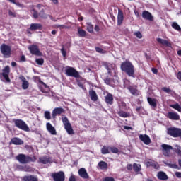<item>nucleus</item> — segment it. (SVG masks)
I'll return each mask as SVG.
<instances>
[{"instance_id": "nucleus-1", "label": "nucleus", "mask_w": 181, "mask_h": 181, "mask_svg": "<svg viewBox=\"0 0 181 181\" xmlns=\"http://www.w3.org/2000/svg\"><path fill=\"white\" fill-rule=\"evenodd\" d=\"M120 69L122 71H124L129 77H134L135 74V66L129 61H125L122 63Z\"/></svg>"}, {"instance_id": "nucleus-2", "label": "nucleus", "mask_w": 181, "mask_h": 181, "mask_svg": "<svg viewBox=\"0 0 181 181\" xmlns=\"http://www.w3.org/2000/svg\"><path fill=\"white\" fill-rule=\"evenodd\" d=\"M16 159L23 165L29 163L30 162H36V157L35 156L30 157L25 154H18L17 156H16Z\"/></svg>"}, {"instance_id": "nucleus-3", "label": "nucleus", "mask_w": 181, "mask_h": 181, "mask_svg": "<svg viewBox=\"0 0 181 181\" xmlns=\"http://www.w3.org/2000/svg\"><path fill=\"white\" fill-rule=\"evenodd\" d=\"M14 124L17 128L22 129V131H25V132H29L30 131L29 126L21 119L14 120Z\"/></svg>"}, {"instance_id": "nucleus-4", "label": "nucleus", "mask_w": 181, "mask_h": 181, "mask_svg": "<svg viewBox=\"0 0 181 181\" xmlns=\"http://www.w3.org/2000/svg\"><path fill=\"white\" fill-rule=\"evenodd\" d=\"M62 122L64 125V128L67 133L69 135H73L74 134V132H73V128L71 127V124H70V122L69 121V119L66 116H63L62 117Z\"/></svg>"}, {"instance_id": "nucleus-5", "label": "nucleus", "mask_w": 181, "mask_h": 181, "mask_svg": "<svg viewBox=\"0 0 181 181\" xmlns=\"http://www.w3.org/2000/svg\"><path fill=\"white\" fill-rule=\"evenodd\" d=\"M66 74L69 77H74L75 78H78L80 77V74L74 68L69 66L66 69Z\"/></svg>"}, {"instance_id": "nucleus-6", "label": "nucleus", "mask_w": 181, "mask_h": 181, "mask_svg": "<svg viewBox=\"0 0 181 181\" xmlns=\"http://www.w3.org/2000/svg\"><path fill=\"white\" fill-rule=\"evenodd\" d=\"M161 148H163V154L164 156H170L172 155V151L173 148L170 145L163 144L161 145Z\"/></svg>"}, {"instance_id": "nucleus-7", "label": "nucleus", "mask_w": 181, "mask_h": 181, "mask_svg": "<svg viewBox=\"0 0 181 181\" xmlns=\"http://www.w3.org/2000/svg\"><path fill=\"white\" fill-rule=\"evenodd\" d=\"M1 52L6 57H10L11 56V47L3 44L0 47Z\"/></svg>"}, {"instance_id": "nucleus-8", "label": "nucleus", "mask_w": 181, "mask_h": 181, "mask_svg": "<svg viewBox=\"0 0 181 181\" xmlns=\"http://www.w3.org/2000/svg\"><path fill=\"white\" fill-rule=\"evenodd\" d=\"M28 49L30 50L31 54H34L35 56H43L37 45H31L28 47Z\"/></svg>"}, {"instance_id": "nucleus-9", "label": "nucleus", "mask_w": 181, "mask_h": 181, "mask_svg": "<svg viewBox=\"0 0 181 181\" xmlns=\"http://www.w3.org/2000/svg\"><path fill=\"white\" fill-rule=\"evenodd\" d=\"M52 177H53L54 181H64V173L63 171H59L58 173H52Z\"/></svg>"}, {"instance_id": "nucleus-10", "label": "nucleus", "mask_w": 181, "mask_h": 181, "mask_svg": "<svg viewBox=\"0 0 181 181\" xmlns=\"http://www.w3.org/2000/svg\"><path fill=\"white\" fill-rule=\"evenodd\" d=\"M9 73H11V68L9 67V66H6L3 69V72L1 74L7 83L11 82V79L9 78Z\"/></svg>"}, {"instance_id": "nucleus-11", "label": "nucleus", "mask_w": 181, "mask_h": 181, "mask_svg": "<svg viewBox=\"0 0 181 181\" xmlns=\"http://www.w3.org/2000/svg\"><path fill=\"white\" fill-rule=\"evenodd\" d=\"M167 118L172 119V121H179L180 119V115L176 112H169L166 115Z\"/></svg>"}, {"instance_id": "nucleus-12", "label": "nucleus", "mask_w": 181, "mask_h": 181, "mask_svg": "<svg viewBox=\"0 0 181 181\" xmlns=\"http://www.w3.org/2000/svg\"><path fill=\"white\" fill-rule=\"evenodd\" d=\"M139 138L140 141H141V142H144V144H145V145H149L151 142V138L146 134H140L139 136Z\"/></svg>"}, {"instance_id": "nucleus-13", "label": "nucleus", "mask_w": 181, "mask_h": 181, "mask_svg": "<svg viewBox=\"0 0 181 181\" xmlns=\"http://www.w3.org/2000/svg\"><path fill=\"white\" fill-rule=\"evenodd\" d=\"M46 128H47V131H48V132H49L51 135L57 134V132H56V129L54 128V127H53V125H52V124H50V122H47L46 124Z\"/></svg>"}, {"instance_id": "nucleus-14", "label": "nucleus", "mask_w": 181, "mask_h": 181, "mask_svg": "<svg viewBox=\"0 0 181 181\" xmlns=\"http://www.w3.org/2000/svg\"><path fill=\"white\" fill-rule=\"evenodd\" d=\"M19 78L22 81V88L23 90H28L29 88V82L26 80V78L23 76H20Z\"/></svg>"}, {"instance_id": "nucleus-15", "label": "nucleus", "mask_w": 181, "mask_h": 181, "mask_svg": "<svg viewBox=\"0 0 181 181\" xmlns=\"http://www.w3.org/2000/svg\"><path fill=\"white\" fill-rule=\"evenodd\" d=\"M142 18L144 19H146V21H150L151 22L153 21V16H152V14L150 12L146 11H143Z\"/></svg>"}, {"instance_id": "nucleus-16", "label": "nucleus", "mask_w": 181, "mask_h": 181, "mask_svg": "<svg viewBox=\"0 0 181 181\" xmlns=\"http://www.w3.org/2000/svg\"><path fill=\"white\" fill-rule=\"evenodd\" d=\"M122 22H124V13L121 9H119L117 14V25L120 26V25H122Z\"/></svg>"}, {"instance_id": "nucleus-17", "label": "nucleus", "mask_w": 181, "mask_h": 181, "mask_svg": "<svg viewBox=\"0 0 181 181\" xmlns=\"http://www.w3.org/2000/svg\"><path fill=\"white\" fill-rule=\"evenodd\" d=\"M64 112V109L62 107H56L53 111H52V117L56 118L57 115H60V114H63Z\"/></svg>"}, {"instance_id": "nucleus-18", "label": "nucleus", "mask_w": 181, "mask_h": 181, "mask_svg": "<svg viewBox=\"0 0 181 181\" xmlns=\"http://www.w3.org/2000/svg\"><path fill=\"white\" fill-rule=\"evenodd\" d=\"M78 175L81 177L83 179H88V173H87V170H86V168H81L78 170Z\"/></svg>"}, {"instance_id": "nucleus-19", "label": "nucleus", "mask_w": 181, "mask_h": 181, "mask_svg": "<svg viewBox=\"0 0 181 181\" xmlns=\"http://www.w3.org/2000/svg\"><path fill=\"white\" fill-rule=\"evenodd\" d=\"M146 164L148 168H149V166H152L154 169H159V164H158L155 160H148L146 162Z\"/></svg>"}, {"instance_id": "nucleus-20", "label": "nucleus", "mask_w": 181, "mask_h": 181, "mask_svg": "<svg viewBox=\"0 0 181 181\" xmlns=\"http://www.w3.org/2000/svg\"><path fill=\"white\" fill-rule=\"evenodd\" d=\"M23 181H39V179L35 175H25L23 177Z\"/></svg>"}, {"instance_id": "nucleus-21", "label": "nucleus", "mask_w": 181, "mask_h": 181, "mask_svg": "<svg viewBox=\"0 0 181 181\" xmlns=\"http://www.w3.org/2000/svg\"><path fill=\"white\" fill-rule=\"evenodd\" d=\"M157 42L159 43V45H161V46H166L167 47H170V44L169 41L166 40H163L162 38H157Z\"/></svg>"}, {"instance_id": "nucleus-22", "label": "nucleus", "mask_w": 181, "mask_h": 181, "mask_svg": "<svg viewBox=\"0 0 181 181\" xmlns=\"http://www.w3.org/2000/svg\"><path fill=\"white\" fill-rule=\"evenodd\" d=\"M105 103L110 105H112L114 103V97L112 96V94L107 93V95L105 96Z\"/></svg>"}, {"instance_id": "nucleus-23", "label": "nucleus", "mask_w": 181, "mask_h": 181, "mask_svg": "<svg viewBox=\"0 0 181 181\" xmlns=\"http://www.w3.org/2000/svg\"><path fill=\"white\" fill-rule=\"evenodd\" d=\"M11 143L13 144V145H23V141L18 137L11 139Z\"/></svg>"}, {"instance_id": "nucleus-24", "label": "nucleus", "mask_w": 181, "mask_h": 181, "mask_svg": "<svg viewBox=\"0 0 181 181\" xmlns=\"http://www.w3.org/2000/svg\"><path fill=\"white\" fill-rule=\"evenodd\" d=\"M89 95L92 101H97V100H98V96L97 95L95 91L93 90L89 91Z\"/></svg>"}, {"instance_id": "nucleus-25", "label": "nucleus", "mask_w": 181, "mask_h": 181, "mask_svg": "<svg viewBox=\"0 0 181 181\" xmlns=\"http://www.w3.org/2000/svg\"><path fill=\"white\" fill-rule=\"evenodd\" d=\"M158 178L160 179V180H168V175H166V173L160 171L158 175Z\"/></svg>"}, {"instance_id": "nucleus-26", "label": "nucleus", "mask_w": 181, "mask_h": 181, "mask_svg": "<svg viewBox=\"0 0 181 181\" xmlns=\"http://www.w3.org/2000/svg\"><path fill=\"white\" fill-rule=\"evenodd\" d=\"M147 101L148 103V104L151 106V107H154V108H156V105H157V100L155 98H147Z\"/></svg>"}, {"instance_id": "nucleus-27", "label": "nucleus", "mask_w": 181, "mask_h": 181, "mask_svg": "<svg viewBox=\"0 0 181 181\" xmlns=\"http://www.w3.org/2000/svg\"><path fill=\"white\" fill-rule=\"evenodd\" d=\"M40 163H43V165H46L47 163H49L50 158L47 156L41 157L40 158Z\"/></svg>"}, {"instance_id": "nucleus-28", "label": "nucleus", "mask_w": 181, "mask_h": 181, "mask_svg": "<svg viewBox=\"0 0 181 181\" xmlns=\"http://www.w3.org/2000/svg\"><path fill=\"white\" fill-rule=\"evenodd\" d=\"M42 28V25L39 23H33L30 25V29L31 30H37V29H40Z\"/></svg>"}, {"instance_id": "nucleus-29", "label": "nucleus", "mask_w": 181, "mask_h": 181, "mask_svg": "<svg viewBox=\"0 0 181 181\" xmlns=\"http://www.w3.org/2000/svg\"><path fill=\"white\" fill-rule=\"evenodd\" d=\"M78 35L80 37H85L87 35V32L86 30L81 29L80 27L78 28Z\"/></svg>"}, {"instance_id": "nucleus-30", "label": "nucleus", "mask_w": 181, "mask_h": 181, "mask_svg": "<svg viewBox=\"0 0 181 181\" xmlns=\"http://www.w3.org/2000/svg\"><path fill=\"white\" fill-rule=\"evenodd\" d=\"M128 90H129L130 93L133 95H138V94H139V91H138L136 88H135L132 86H129Z\"/></svg>"}, {"instance_id": "nucleus-31", "label": "nucleus", "mask_w": 181, "mask_h": 181, "mask_svg": "<svg viewBox=\"0 0 181 181\" xmlns=\"http://www.w3.org/2000/svg\"><path fill=\"white\" fill-rule=\"evenodd\" d=\"M40 18H42V19H47L48 16L50 18V19L53 20V17L52 16H47L46 13H45L44 11H41L39 13Z\"/></svg>"}, {"instance_id": "nucleus-32", "label": "nucleus", "mask_w": 181, "mask_h": 181, "mask_svg": "<svg viewBox=\"0 0 181 181\" xmlns=\"http://www.w3.org/2000/svg\"><path fill=\"white\" fill-rule=\"evenodd\" d=\"M98 166H99L100 169L104 170V169H107V168H108V164H107V163H105L104 161H100L98 163Z\"/></svg>"}, {"instance_id": "nucleus-33", "label": "nucleus", "mask_w": 181, "mask_h": 181, "mask_svg": "<svg viewBox=\"0 0 181 181\" xmlns=\"http://www.w3.org/2000/svg\"><path fill=\"white\" fill-rule=\"evenodd\" d=\"M173 29H175V30H177V32H181V28L180 25H179V24H177V23L176 22H173L171 25Z\"/></svg>"}, {"instance_id": "nucleus-34", "label": "nucleus", "mask_w": 181, "mask_h": 181, "mask_svg": "<svg viewBox=\"0 0 181 181\" xmlns=\"http://www.w3.org/2000/svg\"><path fill=\"white\" fill-rule=\"evenodd\" d=\"M170 107L171 108H173L174 110H176L177 111H178V112H181V107L180 104L176 103V104L170 105Z\"/></svg>"}, {"instance_id": "nucleus-35", "label": "nucleus", "mask_w": 181, "mask_h": 181, "mask_svg": "<svg viewBox=\"0 0 181 181\" xmlns=\"http://www.w3.org/2000/svg\"><path fill=\"white\" fill-rule=\"evenodd\" d=\"M110 146H103L101 149L103 155H107V153H110Z\"/></svg>"}, {"instance_id": "nucleus-36", "label": "nucleus", "mask_w": 181, "mask_h": 181, "mask_svg": "<svg viewBox=\"0 0 181 181\" xmlns=\"http://www.w3.org/2000/svg\"><path fill=\"white\" fill-rule=\"evenodd\" d=\"M41 84H42L45 88L43 89L42 87H40V91H42V93H47V90H49V86H47V85H46V83H45L43 81H41Z\"/></svg>"}, {"instance_id": "nucleus-37", "label": "nucleus", "mask_w": 181, "mask_h": 181, "mask_svg": "<svg viewBox=\"0 0 181 181\" xmlns=\"http://www.w3.org/2000/svg\"><path fill=\"white\" fill-rule=\"evenodd\" d=\"M118 115L121 117L122 118H128L129 117V115L122 110H120L118 112Z\"/></svg>"}, {"instance_id": "nucleus-38", "label": "nucleus", "mask_w": 181, "mask_h": 181, "mask_svg": "<svg viewBox=\"0 0 181 181\" xmlns=\"http://www.w3.org/2000/svg\"><path fill=\"white\" fill-rule=\"evenodd\" d=\"M118 105H119V108L120 110H125V107H127V104L125 103V102H123L121 100L118 102Z\"/></svg>"}, {"instance_id": "nucleus-39", "label": "nucleus", "mask_w": 181, "mask_h": 181, "mask_svg": "<svg viewBox=\"0 0 181 181\" xmlns=\"http://www.w3.org/2000/svg\"><path fill=\"white\" fill-rule=\"evenodd\" d=\"M44 117H45V119H48V120L52 119V116L50 115L49 111H45L44 112Z\"/></svg>"}, {"instance_id": "nucleus-40", "label": "nucleus", "mask_w": 181, "mask_h": 181, "mask_svg": "<svg viewBox=\"0 0 181 181\" xmlns=\"http://www.w3.org/2000/svg\"><path fill=\"white\" fill-rule=\"evenodd\" d=\"M162 90L164 91V93H167V94H173V90L169 88L163 87L162 88Z\"/></svg>"}, {"instance_id": "nucleus-41", "label": "nucleus", "mask_w": 181, "mask_h": 181, "mask_svg": "<svg viewBox=\"0 0 181 181\" xmlns=\"http://www.w3.org/2000/svg\"><path fill=\"white\" fill-rule=\"evenodd\" d=\"M87 30L89 32V33H93L94 32V26H93L91 24H88Z\"/></svg>"}, {"instance_id": "nucleus-42", "label": "nucleus", "mask_w": 181, "mask_h": 181, "mask_svg": "<svg viewBox=\"0 0 181 181\" xmlns=\"http://www.w3.org/2000/svg\"><path fill=\"white\" fill-rule=\"evenodd\" d=\"M35 62L37 64H39V66H42V64L45 63V60L43 59V58L36 59Z\"/></svg>"}, {"instance_id": "nucleus-43", "label": "nucleus", "mask_w": 181, "mask_h": 181, "mask_svg": "<svg viewBox=\"0 0 181 181\" xmlns=\"http://www.w3.org/2000/svg\"><path fill=\"white\" fill-rule=\"evenodd\" d=\"M133 169H134V170H135V172H139V170H141V165L134 164Z\"/></svg>"}, {"instance_id": "nucleus-44", "label": "nucleus", "mask_w": 181, "mask_h": 181, "mask_svg": "<svg viewBox=\"0 0 181 181\" xmlns=\"http://www.w3.org/2000/svg\"><path fill=\"white\" fill-rule=\"evenodd\" d=\"M110 150L112 153H118L119 152V150L117 147H110Z\"/></svg>"}, {"instance_id": "nucleus-45", "label": "nucleus", "mask_w": 181, "mask_h": 181, "mask_svg": "<svg viewBox=\"0 0 181 181\" xmlns=\"http://www.w3.org/2000/svg\"><path fill=\"white\" fill-rule=\"evenodd\" d=\"M134 36H136L138 39H142V33L139 31H136L134 33Z\"/></svg>"}, {"instance_id": "nucleus-46", "label": "nucleus", "mask_w": 181, "mask_h": 181, "mask_svg": "<svg viewBox=\"0 0 181 181\" xmlns=\"http://www.w3.org/2000/svg\"><path fill=\"white\" fill-rule=\"evenodd\" d=\"M95 50L98 53H102L103 54L106 52L105 50L98 47H95Z\"/></svg>"}, {"instance_id": "nucleus-47", "label": "nucleus", "mask_w": 181, "mask_h": 181, "mask_svg": "<svg viewBox=\"0 0 181 181\" xmlns=\"http://www.w3.org/2000/svg\"><path fill=\"white\" fill-rule=\"evenodd\" d=\"M31 13L33 14V16L35 19H37L38 15H37V12L36 11H35V9H33L31 11Z\"/></svg>"}, {"instance_id": "nucleus-48", "label": "nucleus", "mask_w": 181, "mask_h": 181, "mask_svg": "<svg viewBox=\"0 0 181 181\" xmlns=\"http://www.w3.org/2000/svg\"><path fill=\"white\" fill-rule=\"evenodd\" d=\"M167 165L169 166V168H172L173 169H177L179 166L176 164H170V163H167Z\"/></svg>"}, {"instance_id": "nucleus-49", "label": "nucleus", "mask_w": 181, "mask_h": 181, "mask_svg": "<svg viewBox=\"0 0 181 181\" xmlns=\"http://www.w3.org/2000/svg\"><path fill=\"white\" fill-rule=\"evenodd\" d=\"M8 15L9 16H11V18H15V16H16V13L11 10L8 11Z\"/></svg>"}, {"instance_id": "nucleus-50", "label": "nucleus", "mask_w": 181, "mask_h": 181, "mask_svg": "<svg viewBox=\"0 0 181 181\" xmlns=\"http://www.w3.org/2000/svg\"><path fill=\"white\" fill-rule=\"evenodd\" d=\"M103 181H114V177H106L103 179Z\"/></svg>"}, {"instance_id": "nucleus-51", "label": "nucleus", "mask_w": 181, "mask_h": 181, "mask_svg": "<svg viewBox=\"0 0 181 181\" xmlns=\"http://www.w3.org/2000/svg\"><path fill=\"white\" fill-rule=\"evenodd\" d=\"M56 28H59V29H66L67 28V26H66L64 25H57Z\"/></svg>"}, {"instance_id": "nucleus-52", "label": "nucleus", "mask_w": 181, "mask_h": 181, "mask_svg": "<svg viewBox=\"0 0 181 181\" xmlns=\"http://www.w3.org/2000/svg\"><path fill=\"white\" fill-rule=\"evenodd\" d=\"M61 53L62 54V55H63L64 57H66V50L64 49V48H62V49H61Z\"/></svg>"}, {"instance_id": "nucleus-53", "label": "nucleus", "mask_w": 181, "mask_h": 181, "mask_svg": "<svg viewBox=\"0 0 181 181\" xmlns=\"http://www.w3.org/2000/svg\"><path fill=\"white\" fill-rule=\"evenodd\" d=\"M69 181H76V176H74V175H72L69 179Z\"/></svg>"}, {"instance_id": "nucleus-54", "label": "nucleus", "mask_w": 181, "mask_h": 181, "mask_svg": "<svg viewBox=\"0 0 181 181\" xmlns=\"http://www.w3.org/2000/svg\"><path fill=\"white\" fill-rule=\"evenodd\" d=\"M177 78H178L180 80V81H181V71H179L177 74Z\"/></svg>"}, {"instance_id": "nucleus-55", "label": "nucleus", "mask_w": 181, "mask_h": 181, "mask_svg": "<svg viewBox=\"0 0 181 181\" xmlns=\"http://www.w3.org/2000/svg\"><path fill=\"white\" fill-rule=\"evenodd\" d=\"M175 176L177 177L181 178V173L180 172H176L175 173Z\"/></svg>"}, {"instance_id": "nucleus-56", "label": "nucleus", "mask_w": 181, "mask_h": 181, "mask_svg": "<svg viewBox=\"0 0 181 181\" xmlns=\"http://www.w3.org/2000/svg\"><path fill=\"white\" fill-rule=\"evenodd\" d=\"M95 32H100V27L98 25H95Z\"/></svg>"}, {"instance_id": "nucleus-57", "label": "nucleus", "mask_w": 181, "mask_h": 181, "mask_svg": "<svg viewBox=\"0 0 181 181\" xmlns=\"http://www.w3.org/2000/svg\"><path fill=\"white\" fill-rule=\"evenodd\" d=\"M127 169H128V170H132V165H131V164L127 165Z\"/></svg>"}, {"instance_id": "nucleus-58", "label": "nucleus", "mask_w": 181, "mask_h": 181, "mask_svg": "<svg viewBox=\"0 0 181 181\" xmlns=\"http://www.w3.org/2000/svg\"><path fill=\"white\" fill-rule=\"evenodd\" d=\"M152 72L154 74H156L158 73V69H152Z\"/></svg>"}, {"instance_id": "nucleus-59", "label": "nucleus", "mask_w": 181, "mask_h": 181, "mask_svg": "<svg viewBox=\"0 0 181 181\" xmlns=\"http://www.w3.org/2000/svg\"><path fill=\"white\" fill-rule=\"evenodd\" d=\"M52 1L53 2V4H54L55 5H57L59 4V0H52Z\"/></svg>"}, {"instance_id": "nucleus-60", "label": "nucleus", "mask_w": 181, "mask_h": 181, "mask_svg": "<svg viewBox=\"0 0 181 181\" xmlns=\"http://www.w3.org/2000/svg\"><path fill=\"white\" fill-rule=\"evenodd\" d=\"M124 129H132V127H128V126H124Z\"/></svg>"}, {"instance_id": "nucleus-61", "label": "nucleus", "mask_w": 181, "mask_h": 181, "mask_svg": "<svg viewBox=\"0 0 181 181\" xmlns=\"http://www.w3.org/2000/svg\"><path fill=\"white\" fill-rule=\"evenodd\" d=\"M11 66H12V67L16 66V62H11Z\"/></svg>"}, {"instance_id": "nucleus-62", "label": "nucleus", "mask_w": 181, "mask_h": 181, "mask_svg": "<svg viewBox=\"0 0 181 181\" xmlns=\"http://www.w3.org/2000/svg\"><path fill=\"white\" fill-rule=\"evenodd\" d=\"M21 62H25V56H23V55L21 56Z\"/></svg>"}, {"instance_id": "nucleus-63", "label": "nucleus", "mask_w": 181, "mask_h": 181, "mask_svg": "<svg viewBox=\"0 0 181 181\" xmlns=\"http://www.w3.org/2000/svg\"><path fill=\"white\" fill-rule=\"evenodd\" d=\"M177 153H178V155H179L180 156H181V150H178V151H177Z\"/></svg>"}, {"instance_id": "nucleus-64", "label": "nucleus", "mask_w": 181, "mask_h": 181, "mask_svg": "<svg viewBox=\"0 0 181 181\" xmlns=\"http://www.w3.org/2000/svg\"><path fill=\"white\" fill-rule=\"evenodd\" d=\"M178 56H181V50L177 51Z\"/></svg>"}]
</instances>
